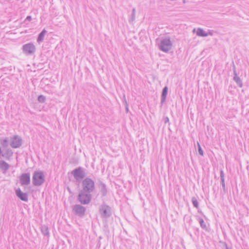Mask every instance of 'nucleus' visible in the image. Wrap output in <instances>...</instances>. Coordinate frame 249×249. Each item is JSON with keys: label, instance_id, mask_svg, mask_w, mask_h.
<instances>
[{"label": "nucleus", "instance_id": "obj_1", "mask_svg": "<svg viewBox=\"0 0 249 249\" xmlns=\"http://www.w3.org/2000/svg\"><path fill=\"white\" fill-rule=\"evenodd\" d=\"M95 190V182L89 178H86L82 181V189L80 191L92 194Z\"/></svg>", "mask_w": 249, "mask_h": 249}, {"label": "nucleus", "instance_id": "obj_2", "mask_svg": "<svg viewBox=\"0 0 249 249\" xmlns=\"http://www.w3.org/2000/svg\"><path fill=\"white\" fill-rule=\"evenodd\" d=\"M45 181V176L42 171H35L33 176V183L35 186L41 185Z\"/></svg>", "mask_w": 249, "mask_h": 249}, {"label": "nucleus", "instance_id": "obj_3", "mask_svg": "<svg viewBox=\"0 0 249 249\" xmlns=\"http://www.w3.org/2000/svg\"><path fill=\"white\" fill-rule=\"evenodd\" d=\"M92 195L91 194L80 191L78 196V201L83 205L89 204L91 200Z\"/></svg>", "mask_w": 249, "mask_h": 249}, {"label": "nucleus", "instance_id": "obj_4", "mask_svg": "<svg viewBox=\"0 0 249 249\" xmlns=\"http://www.w3.org/2000/svg\"><path fill=\"white\" fill-rule=\"evenodd\" d=\"M99 212L102 218H107L111 215V208L107 204L101 205L99 209Z\"/></svg>", "mask_w": 249, "mask_h": 249}, {"label": "nucleus", "instance_id": "obj_5", "mask_svg": "<svg viewBox=\"0 0 249 249\" xmlns=\"http://www.w3.org/2000/svg\"><path fill=\"white\" fill-rule=\"evenodd\" d=\"M172 43L170 38H164L161 40L160 46V49L163 52H168L171 50Z\"/></svg>", "mask_w": 249, "mask_h": 249}, {"label": "nucleus", "instance_id": "obj_6", "mask_svg": "<svg viewBox=\"0 0 249 249\" xmlns=\"http://www.w3.org/2000/svg\"><path fill=\"white\" fill-rule=\"evenodd\" d=\"M86 209L80 204H75L72 207L73 213L80 217H83L85 215Z\"/></svg>", "mask_w": 249, "mask_h": 249}, {"label": "nucleus", "instance_id": "obj_7", "mask_svg": "<svg viewBox=\"0 0 249 249\" xmlns=\"http://www.w3.org/2000/svg\"><path fill=\"white\" fill-rule=\"evenodd\" d=\"M36 50V48L33 43H28L22 46V51L26 55H32Z\"/></svg>", "mask_w": 249, "mask_h": 249}, {"label": "nucleus", "instance_id": "obj_8", "mask_svg": "<svg viewBox=\"0 0 249 249\" xmlns=\"http://www.w3.org/2000/svg\"><path fill=\"white\" fill-rule=\"evenodd\" d=\"M72 174L74 178L77 181L83 179L85 177V173L83 169L81 167H79L73 170L72 172Z\"/></svg>", "mask_w": 249, "mask_h": 249}, {"label": "nucleus", "instance_id": "obj_9", "mask_svg": "<svg viewBox=\"0 0 249 249\" xmlns=\"http://www.w3.org/2000/svg\"><path fill=\"white\" fill-rule=\"evenodd\" d=\"M22 144V139L18 135L11 138L10 146L14 148L19 147Z\"/></svg>", "mask_w": 249, "mask_h": 249}, {"label": "nucleus", "instance_id": "obj_10", "mask_svg": "<svg viewBox=\"0 0 249 249\" xmlns=\"http://www.w3.org/2000/svg\"><path fill=\"white\" fill-rule=\"evenodd\" d=\"M20 183L21 185H28L30 183V174L23 173L20 177Z\"/></svg>", "mask_w": 249, "mask_h": 249}, {"label": "nucleus", "instance_id": "obj_11", "mask_svg": "<svg viewBox=\"0 0 249 249\" xmlns=\"http://www.w3.org/2000/svg\"><path fill=\"white\" fill-rule=\"evenodd\" d=\"M16 194L17 196L22 201L27 202L28 200V195L26 193H23L20 188H18L16 190Z\"/></svg>", "mask_w": 249, "mask_h": 249}, {"label": "nucleus", "instance_id": "obj_12", "mask_svg": "<svg viewBox=\"0 0 249 249\" xmlns=\"http://www.w3.org/2000/svg\"><path fill=\"white\" fill-rule=\"evenodd\" d=\"M233 74H234L233 80H234V81L236 82L237 85L240 88H242L243 87L242 81L241 79H240V78L239 76H238V75H237L235 66L233 63Z\"/></svg>", "mask_w": 249, "mask_h": 249}, {"label": "nucleus", "instance_id": "obj_13", "mask_svg": "<svg viewBox=\"0 0 249 249\" xmlns=\"http://www.w3.org/2000/svg\"><path fill=\"white\" fill-rule=\"evenodd\" d=\"M100 192L102 196H105L107 195V190L106 184L102 181H100L99 185Z\"/></svg>", "mask_w": 249, "mask_h": 249}, {"label": "nucleus", "instance_id": "obj_14", "mask_svg": "<svg viewBox=\"0 0 249 249\" xmlns=\"http://www.w3.org/2000/svg\"><path fill=\"white\" fill-rule=\"evenodd\" d=\"M220 180H221V183L222 186V189L223 190V192L224 193H226L227 191L226 189V184L225 182V178H224V173L223 170H220Z\"/></svg>", "mask_w": 249, "mask_h": 249}, {"label": "nucleus", "instance_id": "obj_15", "mask_svg": "<svg viewBox=\"0 0 249 249\" xmlns=\"http://www.w3.org/2000/svg\"><path fill=\"white\" fill-rule=\"evenodd\" d=\"M13 152L11 149H6L5 152L4 154L1 153V156L5 158L7 160H10L11 158L12 157Z\"/></svg>", "mask_w": 249, "mask_h": 249}, {"label": "nucleus", "instance_id": "obj_16", "mask_svg": "<svg viewBox=\"0 0 249 249\" xmlns=\"http://www.w3.org/2000/svg\"><path fill=\"white\" fill-rule=\"evenodd\" d=\"M168 92V88L167 86L164 87L162 89L161 96V104H163L166 99V96Z\"/></svg>", "mask_w": 249, "mask_h": 249}, {"label": "nucleus", "instance_id": "obj_17", "mask_svg": "<svg viewBox=\"0 0 249 249\" xmlns=\"http://www.w3.org/2000/svg\"><path fill=\"white\" fill-rule=\"evenodd\" d=\"M10 167V165L4 160H0V169L2 171H7Z\"/></svg>", "mask_w": 249, "mask_h": 249}, {"label": "nucleus", "instance_id": "obj_18", "mask_svg": "<svg viewBox=\"0 0 249 249\" xmlns=\"http://www.w3.org/2000/svg\"><path fill=\"white\" fill-rule=\"evenodd\" d=\"M41 231L42 233L44 236H49V229L47 226L46 225H42L41 227Z\"/></svg>", "mask_w": 249, "mask_h": 249}, {"label": "nucleus", "instance_id": "obj_19", "mask_svg": "<svg viewBox=\"0 0 249 249\" xmlns=\"http://www.w3.org/2000/svg\"><path fill=\"white\" fill-rule=\"evenodd\" d=\"M46 32H47V31L45 29H43L41 31V32L40 33H39V34L38 36L37 39V41L38 43H40V42H42L43 40L44 36H45V34L46 33Z\"/></svg>", "mask_w": 249, "mask_h": 249}, {"label": "nucleus", "instance_id": "obj_20", "mask_svg": "<svg viewBox=\"0 0 249 249\" xmlns=\"http://www.w3.org/2000/svg\"><path fill=\"white\" fill-rule=\"evenodd\" d=\"M196 35L197 36H201V37L207 36V35L206 34V33L202 28H199L197 29Z\"/></svg>", "mask_w": 249, "mask_h": 249}, {"label": "nucleus", "instance_id": "obj_21", "mask_svg": "<svg viewBox=\"0 0 249 249\" xmlns=\"http://www.w3.org/2000/svg\"><path fill=\"white\" fill-rule=\"evenodd\" d=\"M0 144H1V145L3 147H5V148L7 147L9 144L8 138L1 139L0 140Z\"/></svg>", "mask_w": 249, "mask_h": 249}, {"label": "nucleus", "instance_id": "obj_22", "mask_svg": "<svg viewBox=\"0 0 249 249\" xmlns=\"http://www.w3.org/2000/svg\"><path fill=\"white\" fill-rule=\"evenodd\" d=\"M198 221L200 225V227L204 230H207V228L206 223H205L204 220L201 218L199 217L198 218Z\"/></svg>", "mask_w": 249, "mask_h": 249}, {"label": "nucleus", "instance_id": "obj_23", "mask_svg": "<svg viewBox=\"0 0 249 249\" xmlns=\"http://www.w3.org/2000/svg\"><path fill=\"white\" fill-rule=\"evenodd\" d=\"M192 202L193 203L194 207H195L196 208H197L198 207V202L195 197H193L192 198Z\"/></svg>", "mask_w": 249, "mask_h": 249}, {"label": "nucleus", "instance_id": "obj_24", "mask_svg": "<svg viewBox=\"0 0 249 249\" xmlns=\"http://www.w3.org/2000/svg\"><path fill=\"white\" fill-rule=\"evenodd\" d=\"M37 100L39 103H42L45 102V101L46 100V98L44 96H43L42 95H40L38 96Z\"/></svg>", "mask_w": 249, "mask_h": 249}, {"label": "nucleus", "instance_id": "obj_25", "mask_svg": "<svg viewBox=\"0 0 249 249\" xmlns=\"http://www.w3.org/2000/svg\"><path fill=\"white\" fill-rule=\"evenodd\" d=\"M135 19V14H132L130 18L129 19V22H133Z\"/></svg>", "mask_w": 249, "mask_h": 249}, {"label": "nucleus", "instance_id": "obj_26", "mask_svg": "<svg viewBox=\"0 0 249 249\" xmlns=\"http://www.w3.org/2000/svg\"><path fill=\"white\" fill-rule=\"evenodd\" d=\"M198 153L199 154L201 155V156H203V151L200 145V144H199V143H198Z\"/></svg>", "mask_w": 249, "mask_h": 249}, {"label": "nucleus", "instance_id": "obj_27", "mask_svg": "<svg viewBox=\"0 0 249 249\" xmlns=\"http://www.w3.org/2000/svg\"><path fill=\"white\" fill-rule=\"evenodd\" d=\"M32 20V17L31 16H28L26 18V19L25 20H28V21H31Z\"/></svg>", "mask_w": 249, "mask_h": 249}, {"label": "nucleus", "instance_id": "obj_28", "mask_svg": "<svg viewBox=\"0 0 249 249\" xmlns=\"http://www.w3.org/2000/svg\"><path fill=\"white\" fill-rule=\"evenodd\" d=\"M164 121L165 123H167V122H169V118L167 117H165L164 119Z\"/></svg>", "mask_w": 249, "mask_h": 249}, {"label": "nucleus", "instance_id": "obj_29", "mask_svg": "<svg viewBox=\"0 0 249 249\" xmlns=\"http://www.w3.org/2000/svg\"><path fill=\"white\" fill-rule=\"evenodd\" d=\"M206 34L207 35V36H212L213 35V34L212 33V31H210L208 33H206Z\"/></svg>", "mask_w": 249, "mask_h": 249}, {"label": "nucleus", "instance_id": "obj_30", "mask_svg": "<svg viewBox=\"0 0 249 249\" xmlns=\"http://www.w3.org/2000/svg\"><path fill=\"white\" fill-rule=\"evenodd\" d=\"M136 10L135 8H133L132 11V14H135Z\"/></svg>", "mask_w": 249, "mask_h": 249}, {"label": "nucleus", "instance_id": "obj_31", "mask_svg": "<svg viewBox=\"0 0 249 249\" xmlns=\"http://www.w3.org/2000/svg\"><path fill=\"white\" fill-rule=\"evenodd\" d=\"M125 108H126V111L127 112V111H128V107L126 106V107H125Z\"/></svg>", "mask_w": 249, "mask_h": 249}, {"label": "nucleus", "instance_id": "obj_32", "mask_svg": "<svg viewBox=\"0 0 249 249\" xmlns=\"http://www.w3.org/2000/svg\"><path fill=\"white\" fill-rule=\"evenodd\" d=\"M185 2H186V1H185V0H183V3H185Z\"/></svg>", "mask_w": 249, "mask_h": 249}]
</instances>
